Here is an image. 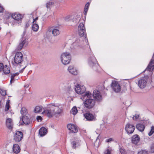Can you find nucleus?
<instances>
[{
  "mask_svg": "<svg viewBox=\"0 0 154 154\" xmlns=\"http://www.w3.org/2000/svg\"><path fill=\"white\" fill-rule=\"evenodd\" d=\"M63 109L60 106L51 103L48 105L46 108H44L42 114L44 116H54L61 115Z\"/></svg>",
  "mask_w": 154,
  "mask_h": 154,
  "instance_id": "1",
  "label": "nucleus"
},
{
  "mask_svg": "<svg viewBox=\"0 0 154 154\" xmlns=\"http://www.w3.org/2000/svg\"><path fill=\"white\" fill-rule=\"evenodd\" d=\"M78 32L80 36L83 37L84 38L83 41L84 42L88 45V40L86 35V32L85 29V27L83 23H80L78 27Z\"/></svg>",
  "mask_w": 154,
  "mask_h": 154,
  "instance_id": "2",
  "label": "nucleus"
},
{
  "mask_svg": "<svg viewBox=\"0 0 154 154\" xmlns=\"http://www.w3.org/2000/svg\"><path fill=\"white\" fill-rule=\"evenodd\" d=\"M71 58V55L69 53H63L61 55V61L63 64L66 65L69 63Z\"/></svg>",
  "mask_w": 154,
  "mask_h": 154,
  "instance_id": "3",
  "label": "nucleus"
},
{
  "mask_svg": "<svg viewBox=\"0 0 154 154\" xmlns=\"http://www.w3.org/2000/svg\"><path fill=\"white\" fill-rule=\"evenodd\" d=\"M88 62L90 66L92 67L95 70H97V68L99 67L97 61L93 55H92L89 57Z\"/></svg>",
  "mask_w": 154,
  "mask_h": 154,
  "instance_id": "4",
  "label": "nucleus"
},
{
  "mask_svg": "<svg viewBox=\"0 0 154 154\" xmlns=\"http://www.w3.org/2000/svg\"><path fill=\"white\" fill-rule=\"evenodd\" d=\"M95 100L91 98H86L84 102L85 107L89 109L93 108L95 105Z\"/></svg>",
  "mask_w": 154,
  "mask_h": 154,
  "instance_id": "5",
  "label": "nucleus"
},
{
  "mask_svg": "<svg viewBox=\"0 0 154 154\" xmlns=\"http://www.w3.org/2000/svg\"><path fill=\"white\" fill-rule=\"evenodd\" d=\"M23 137V133L20 131H16L14 135V140L15 142L18 143L21 141Z\"/></svg>",
  "mask_w": 154,
  "mask_h": 154,
  "instance_id": "6",
  "label": "nucleus"
},
{
  "mask_svg": "<svg viewBox=\"0 0 154 154\" xmlns=\"http://www.w3.org/2000/svg\"><path fill=\"white\" fill-rule=\"evenodd\" d=\"M14 63L16 64H20L23 60L22 54L20 52L16 53L14 57Z\"/></svg>",
  "mask_w": 154,
  "mask_h": 154,
  "instance_id": "7",
  "label": "nucleus"
},
{
  "mask_svg": "<svg viewBox=\"0 0 154 154\" xmlns=\"http://www.w3.org/2000/svg\"><path fill=\"white\" fill-rule=\"evenodd\" d=\"M28 44V42L26 39L24 38H22L20 41L19 44L17 48V50H20L23 48L26 47Z\"/></svg>",
  "mask_w": 154,
  "mask_h": 154,
  "instance_id": "8",
  "label": "nucleus"
},
{
  "mask_svg": "<svg viewBox=\"0 0 154 154\" xmlns=\"http://www.w3.org/2000/svg\"><path fill=\"white\" fill-rule=\"evenodd\" d=\"M111 85L112 90L115 92L119 93L121 91V86L117 81H112Z\"/></svg>",
  "mask_w": 154,
  "mask_h": 154,
  "instance_id": "9",
  "label": "nucleus"
},
{
  "mask_svg": "<svg viewBox=\"0 0 154 154\" xmlns=\"http://www.w3.org/2000/svg\"><path fill=\"white\" fill-rule=\"evenodd\" d=\"M135 128V127L133 125L128 123L125 125V130L128 134H132L134 132Z\"/></svg>",
  "mask_w": 154,
  "mask_h": 154,
  "instance_id": "10",
  "label": "nucleus"
},
{
  "mask_svg": "<svg viewBox=\"0 0 154 154\" xmlns=\"http://www.w3.org/2000/svg\"><path fill=\"white\" fill-rule=\"evenodd\" d=\"M30 122V119L29 118L28 116H22V119H20L19 123V125H22L24 124L28 125Z\"/></svg>",
  "mask_w": 154,
  "mask_h": 154,
  "instance_id": "11",
  "label": "nucleus"
},
{
  "mask_svg": "<svg viewBox=\"0 0 154 154\" xmlns=\"http://www.w3.org/2000/svg\"><path fill=\"white\" fill-rule=\"evenodd\" d=\"M67 127L70 133H76L78 131V127L76 125L69 124L67 125Z\"/></svg>",
  "mask_w": 154,
  "mask_h": 154,
  "instance_id": "12",
  "label": "nucleus"
},
{
  "mask_svg": "<svg viewBox=\"0 0 154 154\" xmlns=\"http://www.w3.org/2000/svg\"><path fill=\"white\" fill-rule=\"evenodd\" d=\"M86 88L83 85H77L76 86L75 90L76 92L79 94L83 93L86 91Z\"/></svg>",
  "mask_w": 154,
  "mask_h": 154,
  "instance_id": "13",
  "label": "nucleus"
},
{
  "mask_svg": "<svg viewBox=\"0 0 154 154\" xmlns=\"http://www.w3.org/2000/svg\"><path fill=\"white\" fill-rule=\"evenodd\" d=\"M6 126L7 128L10 131H12L14 127V123L12 119L8 118L6 119L5 121Z\"/></svg>",
  "mask_w": 154,
  "mask_h": 154,
  "instance_id": "14",
  "label": "nucleus"
},
{
  "mask_svg": "<svg viewBox=\"0 0 154 154\" xmlns=\"http://www.w3.org/2000/svg\"><path fill=\"white\" fill-rule=\"evenodd\" d=\"M154 57L152 56V59L149 63L145 70L152 71L154 69Z\"/></svg>",
  "mask_w": 154,
  "mask_h": 154,
  "instance_id": "15",
  "label": "nucleus"
},
{
  "mask_svg": "<svg viewBox=\"0 0 154 154\" xmlns=\"http://www.w3.org/2000/svg\"><path fill=\"white\" fill-rule=\"evenodd\" d=\"M68 70L69 73L72 75H77L78 74L77 70L73 66H69L68 67Z\"/></svg>",
  "mask_w": 154,
  "mask_h": 154,
  "instance_id": "16",
  "label": "nucleus"
},
{
  "mask_svg": "<svg viewBox=\"0 0 154 154\" xmlns=\"http://www.w3.org/2000/svg\"><path fill=\"white\" fill-rule=\"evenodd\" d=\"M94 98L96 100L100 101L102 99V97L99 91L97 90H95L93 94Z\"/></svg>",
  "mask_w": 154,
  "mask_h": 154,
  "instance_id": "17",
  "label": "nucleus"
},
{
  "mask_svg": "<svg viewBox=\"0 0 154 154\" xmlns=\"http://www.w3.org/2000/svg\"><path fill=\"white\" fill-rule=\"evenodd\" d=\"M23 17L22 15L17 13H14L11 15L12 18L17 21L21 20Z\"/></svg>",
  "mask_w": 154,
  "mask_h": 154,
  "instance_id": "18",
  "label": "nucleus"
},
{
  "mask_svg": "<svg viewBox=\"0 0 154 154\" xmlns=\"http://www.w3.org/2000/svg\"><path fill=\"white\" fill-rule=\"evenodd\" d=\"M146 80L144 79L139 80L138 82L139 87L141 89L144 88L146 85Z\"/></svg>",
  "mask_w": 154,
  "mask_h": 154,
  "instance_id": "19",
  "label": "nucleus"
},
{
  "mask_svg": "<svg viewBox=\"0 0 154 154\" xmlns=\"http://www.w3.org/2000/svg\"><path fill=\"white\" fill-rule=\"evenodd\" d=\"M131 139L132 143L136 145L139 142L140 140L139 136L137 134L134 135Z\"/></svg>",
  "mask_w": 154,
  "mask_h": 154,
  "instance_id": "20",
  "label": "nucleus"
},
{
  "mask_svg": "<svg viewBox=\"0 0 154 154\" xmlns=\"http://www.w3.org/2000/svg\"><path fill=\"white\" fill-rule=\"evenodd\" d=\"M47 133V130L44 127H42L39 130V133L41 137L45 135Z\"/></svg>",
  "mask_w": 154,
  "mask_h": 154,
  "instance_id": "21",
  "label": "nucleus"
},
{
  "mask_svg": "<svg viewBox=\"0 0 154 154\" xmlns=\"http://www.w3.org/2000/svg\"><path fill=\"white\" fill-rule=\"evenodd\" d=\"M13 150L15 153H18L20 152V149L17 144H15L13 146Z\"/></svg>",
  "mask_w": 154,
  "mask_h": 154,
  "instance_id": "22",
  "label": "nucleus"
},
{
  "mask_svg": "<svg viewBox=\"0 0 154 154\" xmlns=\"http://www.w3.org/2000/svg\"><path fill=\"white\" fill-rule=\"evenodd\" d=\"M136 128L139 131L142 132L144 130L145 127L144 125L141 123H138L136 125Z\"/></svg>",
  "mask_w": 154,
  "mask_h": 154,
  "instance_id": "23",
  "label": "nucleus"
},
{
  "mask_svg": "<svg viewBox=\"0 0 154 154\" xmlns=\"http://www.w3.org/2000/svg\"><path fill=\"white\" fill-rule=\"evenodd\" d=\"M44 109L42 106H37L34 108L33 109V112L35 113L40 112L42 111L43 109Z\"/></svg>",
  "mask_w": 154,
  "mask_h": 154,
  "instance_id": "24",
  "label": "nucleus"
},
{
  "mask_svg": "<svg viewBox=\"0 0 154 154\" xmlns=\"http://www.w3.org/2000/svg\"><path fill=\"white\" fill-rule=\"evenodd\" d=\"M3 71L5 74H8L10 72V68L7 65H5L4 67Z\"/></svg>",
  "mask_w": 154,
  "mask_h": 154,
  "instance_id": "25",
  "label": "nucleus"
},
{
  "mask_svg": "<svg viewBox=\"0 0 154 154\" xmlns=\"http://www.w3.org/2000/svg\"><path fill=\"white\" fill-rule=\"evenodd\" d=\"M20 113L22 116H25L28 113L27 110L25 107H23L21 108L20 110Z\"/></svg>",
  "mask_w": 154,
  "mask_h": 154,
  "instance_id": "26",
  "label": "nucleus"
},
{
  "mask_svg": "<svg viewBox=\"0 0 154 154\" xmlns=\"http://www.w3.org/2000/svg\"><path fill=\"white\" fill-rule=\"evenodd\" d=\"M86 120L88 121H95L96 119L95 116H84Z\"/></svg>",
  "mask_w": 154,
  "mask_h": 154,
  "instance_id": "27",
  "label": "nucleus"
},
{
  "mask_svg": "<svg viewBox=\"0 0 154 154\" xmlns=\"http://www.w3.org/2000/svg\"><path fill=\"white\" fill-rule=\"evenodd\" d=\"M52 33L54 36H57L60 34V32L59 30L57 29H54L52 30Z\"/></svg>",
  "mask_w": 154,
  "mask_h": 154,
  "instance_id": "28",
  "label": "nucleus"
},
{
  "mask_svg": "<svg viewBox=\"0 0 154 154\" xmlns=\"http://www.w3.org/2000/svg\"><path fill=\"white\" fill-rule=\"evenodd\" d=\"M84 98H90L92 97V94L89 91L86 92L84 95Z\"/></svg>",
  "mask_w": 154,
  "mask_h": 154,
  "instance_id": "29",
  "label": "nucleus"
},
{
  "mask_svg": "<svg viewBox=\"0 0 154 154\" xmlns=\"http://www.w3.org/2000/svg\"><path fill=\"white\" fill-rule=\"evenodd\" d=\"M32 28L33 31L36 32L39 29V26L36 23H33Z\"/></svg>",
  "mask_w": 154,
  "mask_h": 154,
  "instance_id": "30",
  "label": "nucleus"
},
{
  "mask_svg": "<svg viewBox=\"0 0 154 154\" xmlns=\"http://www.w3.org/2000/svg\"><path fill=\"white\" fill-rule=\"evenodd\" d=\"M77 112L78 110L75 106L73 107L70 111V113L74 115H76Z\"/></svg>",
  "mask_w": 154,
  "mask_h": 154,
  "instance_id": "31",
  "label": "nucleus"
},
{
  "mask_svg": "<svg viewBox=\"0 0 154 154\" xmlns=\"http://www.w3.org/2000/svg\"><path fill=\"white\" fill-rule=\"evenodd\" d=\"M112 150L111 148L109 147L104 152V154H111Z\"/></svg>",
  "mask_w": 154,
  "mask_h": 154,
  "instance_id": "32",
  "label": "nucleus"
},
{
  "mask_svg": "<svg viewBox=\"0 0 154 154\" xmlns=\"http://www.w3.org/2000/svg\"><path fill=\"white\" fill-rule=\"evenodd\" d=\"M10 102V100H8L6 103V104L5 105V110L6 111H7L9 109L10 107V105L9 103Z\"/></svg>",
  "mask_w": 154,
  "mask_h": 154,
  "instance_id": "33",
  "label": "nucleus"
},
{
  "mask_svg": "<svg viewBox=\"0 0 154 154\" xmlns=\"http://www.w3.org/2000/svg\"><path fill=\"white\" fill-rule=\"evenodd\" d=\"M16 75L14 73L12 74L11 76V79L10 82V84H12V82H14V78L16 76Z\"/></svg>",
  "mask_w": 154,
  "mask_h": 154,
  "instance_id": "34",
  "label": "nucleus"
},
{
  "mask_svg": "<svg viewBox=\"0 0 154 154\" xmlns=\"http://www.w3.org/2000/svg\"><path fill=\"white\" fill-rule=\"evenodd\" d=\"M154 132V127L152 126L151 128V130L149 132L148 134L149 136H150L152 135Z\"/></svg>",
  "mask_w": 154,
  "mask_h": 154,
  "instance_id": "35",
  "label": "nucleus"
},
{
  "mask_svg": "<svg viewBox=\"0 0 154 154\" xmlns=\"http://www.w3.org/2000/svg\"><path fill=\"white\" fill-rule=\"evenodd\" d=\"M120 152L121 154H126L127 152L125 150V149L121 147L119 149Z\"/></svg>",
  "mask_w": 154,
  "mask_h": 154,
  "instance_id": "36",
  "label": "nucleus"
},
{
  "mask_svg": "<svg viewBox=\"0 0 154 154\" xmlns=\"http://www.w3.org/2000/svg\"><path fill=\"white\" fill-rule=\"evenodd\" d=\"M54 3L51 2H49L47 3L46 4V7L47 8H50L54 4Z\"/></svg>",
  "mask_w": 154,
  "mask_h": 154,
  "instance_id": "37",
  "label": "nucleus"
},
{
  "mask_svg": "<svg viewBox=\"0 0 154 154\" xmlns=\"http://www.w3.org/2000/svg\"><path fill=\"white\" fill-rule=\"evenodd\" d=\"M138 154H149V153L148 151L143 150L138 152Z\"/></svg>",
  "mask_w": 154,
  "mask_h": 154,
  "instance_id": "38",
  "label": "nucleus"
},
{
  "mask_svg": "<svg viewBox=\"0 0 154 154\" xmlns=\"http://www.w3.org/2000/svg\"><path fill=\"white\" fill-rule=\"evenodd\" d=\"M0 92L2 96H5L6 94V91L5 90L2 89L0 90Z\"/></svg>",
  "mask_w": 154,
  "mask_h": 154,
  "instance_id": "39",
  "label": "nucleus"
},
{
  "mask_svg": "<svg viewBox=\"0 0 154 154\" xmlns=\"http://www.w3.org/2000/svg\"><path fill=\"white\" fill-rule=\"evenodd\" d=\"M151 151L152 152H154V143L152 144L151 146Z\"/></svg>",
  "mask_w": 154,
  "mask_h": 154,
  "instance_id": "40",
  "label": "nucleus"
},
{
  "mask_svg": "<svg viewBox=\"0 0 154 154\" xmlns=\"http://www.w3.org/2000/svg\"><path fill=\"white\" fill-rule=\"evenodd\" d=\"M4 67L3 64L2 63H0V72L3 70Z\"/></svg>",
  "mask_w": 154,
  "mask_h": 154,
  "instance_id": "41",
  "label": "nucleus"
},
{
  "mask_svg": "<svg viewBox=\"0 0 154 154\" xmlns=\"http://www.w3.org/2000/svg\"><path fill=\"white\" fill-rule=\"evenodd\" d=\"M71 144L72 145V147L74 148H75L76 142L75 141H73L72 142Z\"/></svg>",
  "mask_w": 154,
  "mask_h": 154,
  "instance_id": "42",
  "label": "nucleus"
},
{
  "mask_svg": "<svg viewBox=\"0 0 154 154\" xmlns=\"http://www.w3.org/2000/svg\"><path fill=\"white\" fill-rule=\"evenodd\" d=\"M100 128L102 130H105L106 128L104 125H101L100 126Z\"/></svg>",
  "mask_w": 154,
  "mask_h": 154,
  "instance_id": "43",
  "label": "nucleus"
},
{
  "mask_svg": "<svg viewBox=\"0 0 154 154\" xmlns=\"http://www.w3.org/2000/svg\"><path fill=\"white\" fill-rule=\"evenodd\" d=\"M139 116H133V119L135 121H137L138 120Z\"/></svg>",
  "mask_w": 154,
  "mask_h": 154,
  "instance_id": "44",
  "label": "nucleus"
},
{
  "mask_svg": "<svg viewBox=\"0 0 154 154\" xmlns=\"http://www.w3.org/2000/svg\"><path fill=\"white\" fill-rule=\"evenodd\" d=\"M89 5H90V3H89V2H88L85 5V8L84 9H88V8H89Z\"/></svg>",
  "mask_w": 154,
  "mask_h": 154,
  "instance_id": "45",
  "label": "nucleus"
},
{
  "mask_svg": "<svg viewBox=\"0 0 154 154\" xmlns=\"http://www.w3.org/2000/svg\"><path fill=\"white\" fill-rule=\"evenodd\" d=\"M84 116H93L92 114L90 113L89 112H87L86 113H85L84 114H83Z\"/></svg>",
  "mask_w": 154,
  "mask_h": 154,
  "instance_id": "46",
  "label": "nucleus"
},
{
  "mask_svg": "<svg viewBox=\"0 0 154 154\" xmlns=\"http://www.w3.org/2000/svg\"><path fill=\"white\" fill-rule=\"evenodd\" d=\"M36 119L38 121L39 120H40V121H42V118L41 116H37Z\"/></svg>",
  "mask_w": 154,
  "mask_h": 154,
  "instance_id": "47",
  "label": "nucleus"
},
{
  "mask_svg": "<svg viewBox=\"0 0 154 154\" xmlns=\"http://www.w3.org/2000/svg\"><path fill=\"white\" fill-rule=\"evenodd\" d=\"M113 140V139L112 138H110L106 140V141L107 142H109Z\"/></svg>",
  "mask_w": 154,
  "mask_h": 154,
  "instance_id": "48",
  "label": "nucleus"
},
{
  "mask_svg": "<svg viewBox=\"0 0 154 154\" xmlns=\"http://www.w3.org/2000/svg\"><path fill=\"white\" fill-rule=\"evenodd\" d=\"M38 19V17H37L36 18H35V19H33V23H35L36 22V20H37Z\"/></svg>",
  "mask_w": 154,
  "mask_h": 154,
  "instance_id": "49",
  "label": "nucleus"
},
{
  "mask_svg": "<svg viewBox=\"0 0 154 154\" xmlns=\"http://www.w3.org/2000/svg\"><path fill=\"white\" fill-rule=\"evenodd\" d=\"M26 66L24 67H23V68H22L19 71V72L20 73H21L22 72H23L24 69H25V68H26Z\"/></svg>",
  "mask_w": 154,
  "mask_h": 154,
  "instance_id": "50",
  "label": "nucleus"
},
{
  "mask_svg": "<svg viewBox=\"0 0 154 154\" xmlns=\"http://www.w3.org/2000/svg\"><path fill=\"white\" fill-rule=\"evenodd\" d=\"M88 10L87 9H84V14H86L87 13V12L88 11Z\"/></svg>",
  "mask_w": 154,
  "mask_h": 154,
  "instance_id": "51",
  "label": "nucleus"
},
{
  "mask_svg": "<svg viewBox=\"0 0 154 154\" xmlns=\"http://www.w3.org/2000/svg\"><path fill=\"white\" fill-rule=\"evenodd\" d=\"M14 74L16 75H19V72H16V73H14Z\"/></svg>",
  "mask_w": 154,
  "mask_h": 154,
  "instance_id": "52",
  "label": "nucleus"
},
{
  "mask_svg": "<svg viewBox=\"0 0 154 154\" xmlns=\"http://www.w3.org/2000/svg\"><path fill=\"white\" fill-rule=\"evenodd\" d=\"M29 25V24L28 23L26 24V27L28 26Z\"/></svg>",
  "mask_w": 154,
  "mask_h": 154,
  "instance_id": "53",
  "label": "nucleus"
},
{
  "mask_svg": "<svg viewBox=\"0 0 154 154\" xmlns=\"http://www.w3.org/2000/svg\"><path fill=\"white\" fill-rule=\"evenodd\" d=\"M67 17H66V18H65V20H67V21H68V20H67Z\"/></svg>",
  "mask_w": 154,
  "mask_h": 154,
  "instance_id": "54",
  "label": "nucleus"
},
{
  "mask_svg": "<svg viewBox=\"0 0 154 154\" xmlns=\"http://www.w3.org/2000/svg\"><path fill=\"white\" fill-rule=\"evenodd\" d=\"M139 114H136L134 116H139Z\"/></svg>",
  "mask_w": 154,
  "mask_h": 154,
  "instance_id": "55",
  "label": "nucleus"
},
{
  "mask_svg": "<svg viewBox=\"0 0 154 154\" xmlns=\"http://www.w3.org/2000/svg\"><path fill=\"white\" fill-rule=\"evenodd\" d=\"M49 117H51L52 116H48Z\"/></svg>",
  "mask_w": 154,
  "mask_h": 154,
  "instance_id": "56",
  "label": "nucleus"
},
{
  "mask_svg": "<svg viewBox=\"0 0 154 154\" xmlns=\"http://www.w3.org/2000/svg\"><path fill=\"white\" fill-rule=\"evenodd\" d=\"M9 17L10 18H11V17H8V18H9Z\"/></svg>",
  "mask_w": 154,
  "mask_h": 154,
  "instance_id": "57",
  "label": "nucleus"
}]
</instances>
